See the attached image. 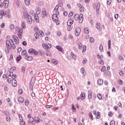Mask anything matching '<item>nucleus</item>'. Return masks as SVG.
<instances>
[{
  "label": "nucleus",
  "instance_id": "nucleus-1",
  "mask_svg": "<svg viewBox=\"0 0 125 125\" xmlns=\"http://www.w3.org/2000/svg\"><path fill=\"white\" fill-rule=\"evenodd\" d=\"M74 19L75 20H79L80 23H83V14H80L79 15L78 14H75L74 15Z\"/></svg>",
  "mask_w": 125,
  "mask_h": 125
},
{
  "label": "nucleus",
  "instance_id": "nucleus-2",
  "mask_svg": "<svg viewBox=\"0 0 125 125\" xmlns=\"http://www.w3.org/2000/svg\"><path fill=\"white\" fill-rule=\"evenodd\" d=\"M13 43H14V41L12 39H10V40H7L6 41V45L7 49H10V44H12Z\"/></svg>",
  "mask_w": 125,
  "mask_h": 125
},
{
  "label": "nucleus",
  "instance_id": "nucleus-3",
  "mask_svg": "<svg viewBox=\"0 0 125 125\" xmlns=\"http://www.w3.org/2000/svg\"><path fill=\"white\" fill-rule=\"evenodd\" d=\"M52 19L54 22H56V25H59V22L58 21V17L56 15H53Z\"/></svg>",
  "mask_w": 125,
  "mask_h": 125
},
{
  "label": "nucleus",
  "instance_id": "nucleus-4",
  "mask_svg": "<svg viewBox=\"0 0 125 125\" xmlns=\"http://www.w3.org/2000/svg\"><path fill=\"white\" fill-rule=\"evenodd\" d=\"M45 17H47V13L46 12V10L45 8L42 9V19H44Z\"/></svg>",
  "mask_w": 125,
  "mask_h": 125
},
{
  "label": "nucleus",
  "instance_id": "nucleus-5",
  "mask_svg": "<svg viewBox=\"0 0 125 125\" xmlns=\"http://www.w3.org/2000/svg\"><path fill=\"white\" fill-rule=\"evenodd\" d=\"M42 46L45 49H48V48H50L51 46H52V44L50 43L45 44L43 43L42 44Z\"/></svg>",
  "mask_w": 125,
  "mask_h": 125
},
{
  "label": "nucleus",
  "instance_id": "nucleus-6",
  "mask_svg": "<svg viewBox=\"0 0 125 125\" xmlns=\"http://www.w3.org/2000/svg\"><path fill=\"white\" fill-rule=\"evenodd\" d=\"M22 35H23V29H19V30L18 32V37L20 40L22 39Z\"/></svg>",
  "mask_w": 125,
  "mask_h": 125
},
{
  "label": "nucleus",
  "instance_id": "nucleus-7",
  "mask_svg": "<svg viewBox=\"0 0 125 125\" xmlns=\"http://www.w3.org/2000/svg\"><path fill=\"white\" fill-rule=\"evenodd\" d=\"M13 39L14 40L15 43H16V44H19V39H18V37H17L16 36V35H13Z\"/></svg>",
  "mask_w": 125,
  "mask_h": 125
},
{
  "label": "nucleus",
  "instance_id": "nucleus-8",
  "mask_svg": "<svg viewBox=\"0 0 125 125\" xmlns=\"http://www.w3.org/2000/svg\"><path fill=\"white\" fill-rule=\"evenodd\" d=\"M99 9H100V3H97L96 6V11L97 15H99Z\"/></svg>",
  "mask_w": 125,
  "mask_h": 125
},
{
  "label": "nucleus",
  "instance_id": "nucleus-9",
  "mask_svg": "<svg viewBox=\"0 0 125 125\" xmlns=\"http://www.w3.org/2000/svg\"><path fill=\"white\" fill-rule=\"evenodd\" d=\"M75 32V36H76V37H79V36H80V34L81 33V28L80 27L76 28Z\"/></svg>",
  "mask_w": 125,
  "mask_h": 125
},
{
  "label": "nucleus",
  "instance_id": "nucleus-10",
  "mask_svg": "<svg viewBox=\"0 0 125 125\" xmlns=\"http://www.w3.org/2000/svg\"><path fill=\"white\" fill-rule=\"evenodd\" d=\"M56 48L58 49L59 51H60V52H63L64 51V49L60 45L56 46Z\"/></svg>",
  "mask_w": 125,
  "mask_h": 125
},
{
  "label": "nucleus",
  "instance_id": "nucleus-11",
  "mask_svg": "<svg viewBox=\"0 0 125 125\" xmlns=\"http://www.w3.org/2000/svg\"><path fill=\"white\" fill-rule=\"evenodd\" d=\"M27 23L28 24H32V22H33V20L32 19V16H28V17L26 18Z\"/></svg>",
  "mask_w": 125,
  "mask_h": 125
},
{
  "label": "nucleus",
  "instance_id": "nucleus-12",
  "mask_svg": "<svg viewBox=\"0 0 125 125\" xmlns=\"http://www.w3.org/2000/svg\"><path fill=\"white\" fill-rule=\"evenodd\" d=\"M74 24V19H70L68 20L67 22V25H72Z\"/></svg>",
  "mask_w": 125,
  "mask_h": 125
},
{
  "label": "nucleus",
  "instance_id": "nucleus-13",
  "mask_svg": "<svg viewBox=\"0 0 125 125\" xmlns=\"http://www.w3.org/2000/svg\"><path fill=\"white\" fill-rule=\"evenodd\" d=\"M88 99H91L92 98V91H91V90H89L88 91Z\"/></svg>",
  "mask_w": 125,
  "mask_h": 125
},
{
  "label": "nucleus",
  "instance_id": "nucleus-14",
  "mask_svg": "<svg viewBox=\"0 0 125 125\" xmlns=\"http://www.w3.org/2000/svg\"><path fill=\"white\" fill-rule=\"evenodd\" d=\"M34 19L37 23H40V19L39 18V16L38 15H34Z\"/></svg>",
  "mask_w": 125,
  "mask_h": 125
},
{
  "label": "nucleus",
  "instance_id": "nucleus-15",
  "mask_svg": "<svg viewBox=\"0 0 125 125\" xmlns=\"http://www.w3.org/2000/svg\"><path fill=\"white\" fill-rule=\"evenodd\" d=\"M80 96L81 100H83L85 99V94L83 92L81 93Z\"/></svg>",
  "mask_w": 125,
  "mask_h": 125
},
{
  "label": "nucleus",
  "instance_id": "nucleus-16",
  "mask_svg": "<svg viewBox=\"0 0 125 125\" xmlns=\"http://www.w3.org/2000/svg\"><path fill=\"white\" fill-rule=\"evenodd\" d=\"M98 84L99 85H102L103 84V80L102 79H99L97 81Z\"/></svg>",
  "mask_w": 125,
  "mask_h": 125
},
{
  "label": "nucleus",
  "instance_id": "nucleus-17",
  "mask_svg": "<svg viewBox=\"0 0 125 125\" xmlns=\"http://www.w3.org/2000/svg\"><path fill=\"white\" fill-rule=\"evenodd\" d=\"M30 16V15H29L28 14V13H27V12H23V17L26 19L27 18H28V17H29V16Z\"/></svg>",
  "mask_w": 125,
  "mask_h": 125
},
{
  "label": "nucleus",
  "instance_id": "nucleus-18",
  "mask_svg": "<svg viewBox=\"0 0 125 125\" xmlns=\"http://www.w3.org/2000/svg\"><path fill=\"white\" fill-rule=\"evenodd\" d=\"M12 84L14 87H15L17 85V81L16 80H13L12 82Z\"/></svg>",
  "mask_w": 125,
  "mask_h": 125
},
{
  "label": "nucleus",
  "instance_id": "nucleus-19",
  "mask_svg": "<svg viewBox=\"0 0 125 125\" xmlns=\"http://www.w3.org/2000/svg\"><path fill=\"white\" fill-rule=\"evenodd\" d=\"M100 26H101V24H100V22H97L95 25V27L97 30H99L100 29Z\"/></svg>",
  "mask_w": 125,
  "mask_h": 125
},
{
  "label": "nucleus",
  "instance_id": "nucleus-20",
  "mask_svg": "<svg viewBox=\"0 0 125 125\" xmlns=\"http://www.w3.org/2000/svg\"><path fill=\"white\" fill-rule=\"evenodd\" d=\"M84 33L86 35H87V34H89V30L88 29V28H84Z\"/></svg>",
  "mask_w": 125,
  "mask_h": 125
},
{
  "label": "nucleus",
  "instance_id": "nucleus-21",
  "mask_svg": "<svg viewBox=\"0 0 125 125\" xmlns=\"http://www.w3.org/2000/svg\"><path fill=\"white\" fill-rule=\"evenodd\" d=\"M29 121L30 123H32V125H35V123L36 121L35 120V119H34V118L33 117L30 118L29 119Z\"/></svg>",
  "mask_w": 125,
  "mask_h": 125
},
{
  "label": "nucleus",
  "instance_id": "nucleus-22",
  "mask_svg": "<svg viewBox=\"0 0 125 125\" xmlns=\"http://www.w3.org/2000/svg\"><path fill=\"white\" fill-rule=\"evenodd\" d=\"M10 49H11V48H12L13 49H15L16 48V45L14 43L13 44H10Z\"/></svg>",
  "mask_w": 125,
  "mask_h": 125
},
{
  "label": "nucleus",
  "instance_id": "nucleus-23",
  "mask_svg": "<svg viewBox=\"0 0 125 125\" xmlns=\"http://www.w3.org/2000/svg\"><path fill=\"white\" fill-rule=\"evenodd\" d=\"M33 87H34V84H33V83L30 82V85H29V89L30 90H31V91H33Z\"/></svg>",
  "mask_w": 125,
  "mask_h": 125
},
{
  "label": "nucleus",
  "instance_id": "nucleus-24",
  "mask_svg": "<svg viewBox=\"0 0 125 125\" xmlns=\"http://www.w3.org/2000/svg\"><path fill=\"white\" fill-rule=\"evenodd\" d=\"M21 59H22V57L20 55L16 58L17 62H19Z\"/></svg>",
  "mask_w": 125,
  "mask_h": 125
},
{
  "label": "nucleus",
  "instance_id": "nucleus-25",
  "mask_svg": "<svg viewBox=\"0 0 125 125\" xmlns=\"http://www.w3.org/2000/svg\"><path fill=\"white\" fill-rule=\"evenodd\" d=\"M26 71V67L25 66H22L21 67V73H22V74L24 75V74H25V72Z\"/></svg>",
  "mask_w": 125,
  "mask_h": 125
},
{
  "label": "nucleus",
  "instance_id": "nucleus-26",
  "mask_svg": "<svg viewBox=\"0 0 125 125\" xmlns=\"http://www.w3.org/2000/svg\"><path fill=\"white\" fill-rule=\"evenodd\" d=\"M70 54L74 60H76V59H77V57L75 54H74V53L71 52Z\"/></svg>",
  "mask_w": 125,
  "mask_h": 125
},
{
  "label": "nucleus",
  "instance_id": "nucleus-27",
  "mask_svg": "<svg viewBox=\"0 0 125 125\" xmlns=\"http://www.w3.org/2000/svg\"><path fill=\"white\" fill-rule=\"evenodd\" d=\"M36 13L38 15L41 13V9L40 8V7H37Z\"/></svg>",
  "mask_w": 125,
  "mask_h": 125
},
{
  "label": "nucleus",
  "instance_id": "nucleus-28",
  "mask_svg": "<svg viewBox=\"0 0 125 125\" xmlns=\"http://www.w3.org/2000/svg\"><path fill=\"white\" fill-rule=\"evenodd\" d=\"M99 49L101 52H103V45L101 43L99 45Z\"/></svg>",
  "mask_w": 125,
  "mask_h": 125
},
{
  "label": "nucleus",
  "instance_id": "nucleus-29",
  "mask_svg": "<svg viewBox=\"0 0 125 125\" xmlns=\"http://www.w3.org/2000/svg\"><path fill=\"white\" fill-rule=\"evenodd\" d=\"M59 6L60 7H62L63 6V3L62 2V0H60L58 2Z\"/></svg>",
  "mask_w": 125,
  "mask_h": 125
},
{
  "label": "nucleus",
  "instance_id": "nucleus-30",
  "mask_svg": "<svg viewBox=\"0 0 125 125\" xmlns=\"http://www.w3.org/2000/svg\"><path fill=\"white\" fill-rule=\"evenodd\" d=\"M19 101L21 103H23V102H24V99H23L22 97H20L19 98Z\"/></svg>",
  "mask_w": 125,
  "mask_h": 125
},
{
  "label": "nucleus",
  "instance_id": "nucleus-31",
  "mask_svg": "<svg viewBox=\"0 0 125 125\" xmlns=\"http://www.w3.org/2000/svg\"><path fill=\"white\" fill-rule=\"evenodd\" d=\"M26 59L28 61H32V60H33V57L30 56H27V57L26 58Z\"/></svg>",
  "mask_w": 125,
  "mask_h": 125
},
{
  "label": "nucleus",
  "instance_id": "nucleus-32",
  "mask_svg": "<svg viewBox=\"0 0 125 125\" xmlns=\"http://www.w3.org/2000/svg\"><path fill=\"white\" fill-rule=\"evenodd\" d=\"M34 52V49L33 48H30L28 50V53H29V54H33Z\"/></svg>",
  "mask_w": 125,
  "mask_h": 125
},
{
  "label": "nucleus",
  "instance_id": "nucleus-33",
  "mask_svg": "<svg viewBox=\"0 0 125 125\" xmlns=\"http://www.w3.org/2000/svg\"><path fill=\"white\" fill-rule=\"evenodd\" d=\"M3 114L5 116H6V117H7V116H9V112H8V111L5 110Z\"/></svg>",
  "mask_w": 125,
  "mask_h": 125
},
{
  "label": "nucleus",
  "instance_id": "nucleus-34",
  "mask_svg": "<svg viewBox=\"0 0 125 125\" xmlns=\"http://www.w3.org/2000/svg\"><path fill=\"white\" fill-rule=\"evenodd\" d=\"M97 96L99 100H101L102 99V96L101 95V94H97Z\"/></svg>",
  "mask_w": 125,
  "mask_h": 125
},
{
  "label": "nucleus",
  "instance_id": "nucleus-35",
  "mask_svg": "<svg viewBox=\"0 0 125 125\" xmlns=\"http://www.w3.org/2000/svg\"><path fill=\"white\" fill-rule=\"evenodd\" d=\"M21 27L22 28V29H25V28H26V23H25V22H22Z\"/></svg>",
  "mask_w": 125,
  "mask_h": 125
},
{
  "label": "nucleus",
  "instance_id": "nucleus-36",
  "mask_svg": "<svg viewBox=\"0 0 125 125\" xmlns=\"http://www.w3.org/2000/svg\"><path fill=\"white\" fill-rule=\"evenodd\" d=\"M96 118L97 119H100V112L99 111H98L97 112V115H96Z\"/></svg>",
  "mask_w": 125,
  "mask_h": 125
},
{
  "label": "nucleus",
  "instance_id": "nucleus-37",
  "mask_svg": "<svg viewBox=\"0 0 125 125\" xmlns=\"http://www.w3.org/2000/svg\"><path fill=\"white\" fill-rule=\"evenodd\" d=\"M81 72L82 74H83V76H85V74H84V68H83V67L81 68Z\"/></svg>",
  "mask_w": 125,
  "mask_h": 125
},
{
  "label": "nucleus",
  "instance_id": "nucleus-38",
  "mask_svg": "<svg viewBox=\"0 0 125 125\" xmlns=\"http://www.w3.org/2000/svg\"><path fill=\"white\" fill-rule=\"evenodd\" d=\"M26 53H27V51H26V50H23L21 52V54L22 55H27V56H28V54H26Z\"/></svg>",
  "mask_w": 125,
  "mask_h": 125
},
{
  "label": "nucleus",
  "instance_id": "nucleus-39",
  "mask_svg": "<svg viewBox=\"0 0 125 125\" xmlns=\"http://www.w3.org/2000/svg\"><path fill=\"white\" fill-rule=\"evenodd\" d=\"M78 46H79V47H78L79 49H83V44H82V43H79Z\"/></svg>",
  "mask_w": 125,
  "mask_h": 125
},
{
  "label": "nucleus",
  "instance_id": "nucleus-40",
  "mask_svg": "<svg viewBox=\"0 0 125 125\" xmlns=\"http://www.w3.org/2000/svg\"><path fill=\"white\" fill-rule=\"evenodd\" d=\"M67 30L68 31H71V30H72V25H69V24H67Z\"/></svg>",
  "mask_w": 125,
  "mask_h": 125
},
{
  "label": "nucleus",
  "instance_id": "nucleus-41",
  "mask_svg": "<svg viewBox=\"0 0 125 125\" xmlns=\"http://www.w3.org/2000/svg\"><path fill=\"white\" fill-rule=\"evenodd\" d=\"M84 11V7L83 6H82L80 8V12H83Z\"/></svg>",
  "mask_w": 125,
  "mask_h": 125
},
{
  "label": "nucleus",
  "instance_id": "nucleus-42",
  "mask_svg": "<svg viewBox=\"0 0 125 125\" xmlns=\"http://www.w3.org/2000/svg\"><path fill=\"white\" fill-rule=\"evenodd\" d=\"M24 2H25V3L26 4V5H29L30 3V0H25Z\"/></svg>",
  "mask_w": 125,
  "mask_h": 125
},
{
  "label": "nucleus",
  "instance_id": "nucleus-43",
  "mask_svg": "<svg viewBox=\"0 0 125 125\" xmlns=\"http://www.w3.org/2000/svg\"><path fill=\"white\" fill-rule=\"evenodd\" d=\"M6 121L7 122H10V121H11V118H10L9 116H6Z\"/></svg>",
  "mask_w": 125,
  "mask_h": 125
},
{
  "label": "nucleus",
  "instance_id": "nucleus-44",
  "mask_svg": "<svg viewBox=\"0 0 125 125\" xmlns=\"http://www.w3.org/2000/svg\"><path fill=\"white\" fill-rule=\"evenodd\" d=\"M99 62L100 63V64H101V65H104V61H103V60L102 59H100L99 61Z\"/></svg>",
  "mask_w": 125,
  "mask_h": 125
},
{
  "label": "nucleus",
  "instance_id": "nucleus-45",
  "mask_svg": "<svg viewBox=\"0 0 125 125\" xmlns=\"http://www.w3.org/2000/svg\"><path fill=\"white\" fill-rule=\"evenodd\" d=\"M19 117L20 119V122H22L23 121V117L21 114H19Z\"/></svg>",
  "mask_w": 125,
  "mask_h": 125
},
{
  "label": "nucleus",
  "instance_id": "nucleus-46",
  "mask_svg": "<svg viewBox=\"0 0 125 125\" xmlns=\"http://www.w3.org/2000/svg\"><path fill=\"white\" fill-rule=\"evenodd\" d=\"M13 81H14V80H16V79H15L16 78H17V75H13L12 77H11Z\"/></svg>",
  "mask_w": 125,
  "mask_h": 125
},
{
  "label": "nucleus",
  "instance_id": "nucleus-47",
  "mask_svg": "<svg viewBox=\"0 0 125 125\" xmlns=\"http://www.w3.org/2000/svg\"><path fill=\"white\" fill-rule=\"evenodd\" d=\"M108 49H110L111 48V40L108 41Z\"/></svg>",
  "mask_w": 125,
  "mask_h": 125
},
{
  "label": "nucleus",
  "instance_id": "nucleus-48",
  "mask_svg": "<svg viewBox=\"0 0 125 125\" xmlns=\"http://www.w3.org/2000/svg\"><path fill=\"white\" fill-rule=\"evenodd\" d=\"M89 117H90L92 121H93V116L92 115V113L91 112H89Z\"/></svg>",
  "mask_w": 125,
  "mask_h": 125
},
{
  "label": "nucleus",
  "instance_id": "nucleus-49",
  "mask_svg": "<svg viewBox=\"0 0 125 125\" xmlns=\"http://www.w3.org/2000/svg\"><path fill=\"white\" fill-rule=\"evenodd\" d=\"M72 109L73 112H76V111H77V109L75 108V105L74 104H72Z\"/></svg>",
  "mask_w": 125,
  "mask_h": 125
},
{
  "label": "nucleus",
  "instance_id": "nucleus-50",
  "mask_svg": "<svg viewBox=\"0 0 125 125\" xmlns=\"http://www.w3.org/2000/svg\"><path fill=\"white\" fill-rule=\"evenodd\" d=\"M1 14L3 16H4V15H6V11H2L1 12Z\"/></svg>",
  "mask_w": 125,
  "mask_h": 125
},
{
  "label": "nucleus",
  "instance_id": "nucleus-51",
  "mask_svg": "<svg viewBox=\"0 0 125 125\" xmlns=\"http://www.w3.org/2000/svg\"><path fill=\"white\" fill-rule=\"evenodd\" d=\"M33 54H35V55H38L39 54V52L35 49L33 50Z\"/></svg>",
  "mask_w": 125,
  "mask_h": 125
},
{
  "label": "nucleus",
  "instance_id": "nucleus-52",
  "mask_svg": "<svg viewBox=\"0 0 125 125\" xmlns=\"http://www.w3.org/2000/svg\"><path fill=\"white\" fill-rule=\"evenodd\" d=\"M118 83L119 84H120V85H122L123 84V81L122 80H119L118 81Z\"/></svg>",
  "mask_w": 125,
  "mask_h": 125
},
{
  "label": "nucleus",
  "instance_id": "nucleus-53",
  "mask_svg": "<svg viewBox=\"0 0 125 125\" xmlns=\"http://www.w3.org/2000/svg\"><path fill=\"white\" fill-rule=\"evenodd\" d=\"M90 42L91 43L94 42V38H93L92 37L90 38Z\"/></svg>",
  "mask_w": 125,
  "mask_h": 125
},
{
  "label": "nucleus",
  "instance_id": "nucleus-54",
  "mask_svg": "<svg viewBox=\"0 0 125 125\" xmlns=\"http://www.w3.org/2000/svg\"><path fill=\"white\" fill-rule=\"evenodd\" d=\"M106 3L107 4H108L109 5V4H111V3H112V0H107Z\"/></svg>",
  "mask_w": 125,
  "mask_h": 125
},
{
  "label": "nucleus",
  "instance_id": "nucleus-55",
  "mask_svg": "<svg viewBox=\"0 0 125 125\" xmlns=\"http://www.w3.org/2000/svg\"><path fill=\"white\" fill-rule=\"evenodd\" d=\"M35 122L39 124V123L41 122V119L37 117V120H35Z\"/></svg>",
  "mask_w": 125,
  "mask_h": 125
},
{
  "label": "nucleus",
  "instance_id": "nucleus-56",
  "mask_svg": "<svg viewBox=\"0 0 125 125\" xmlns=\"http://www.w3.org/2000/svg\"><path fill=\"white\" fill-rule=\"evenodd\" d=\"M52 63H53L55 65H56L57 64V62H58L57 61H55V60H52Z\"/></svg>",
  "mask_w": 125,
  "mask_h": 125
},
{
  "label": "nucleus",
  "instance_id": "nucleus-57",
  "mask_svg": "<svg viewBox=\"0 0 125 125\" xmlns=\"http://www.w3.org/2000/svg\"><path fill=\"white\" fill-rule=\"evenodd\" d=\"M110 125H115V121L111 120L110 122Z\"/></svg>",
  "mask_w": 125,
  "mask_h": 125
},
{
  "label": "nucleus",
  "instance_id": "nucleus-58",
  "mask_svg": "<svg viewBox=\"0 0 125 125\" xmlns=\"http://www.w3.org/2000/svg\"><path fill=\"white\" fill-rule=\"evenodd\" d=\"M106 70V66H104L101 69V71L102 72H104V71H105Z\"/></svg>",
  "mask_w": 125,
  "mask_h": 125
},
{
  "label": "nucleus",
  "instance_id": "nucleus-59",
  "mask_svg": "<svg viewBox=\"0 0 125 125\" xmlns=\"http://www.w3.org/2000/svg\"><path fill=\"white\" fill-rule=\"evenodd\" d=\"M10 29H11V30H13V29H14V24H11L10 25Z\"/></svg>",
  "mask_w": 125,
  "mask_h": 125
},
{
  "label": "nucleus",
  "instance_id": "nucleus-60",
  "mask_svg": "<svg viewBox=\"0 0 125 125\" xmlns=\"http://www.w3.org/2000/svg\"><path fill=\"white\" fill-rule=\"evenodd\" d=\"M7 79H7V82H8L9 83H11V82H12V80L11 79V78H8V77Z\"/></svg>",
  "mask_w": 125,
  "mask_h": 125
},
{
  "label": "nucleus",
  "instance_id": "nucleus-61",
  "mask_svg": "<svg viewBox=\"0 0 125 125\" xmlns=\"http://www.w3.org/2000/svg\"><path fill=\"white\" fill-rule=\"evenodd\" d=\"M119 60H121V61H122L123 60H124V57H123V56L121 55H119Z\"/></svg>",
  "mask_w": 125,
  "mask_h": 125
},
{
  "label": "nucleus",
  "instance_id": "nucleus-62",
  "mask_svg": "<svg viewBox=\"0 0 125 125\" xmlns=\"http://www.w3.org/2000/svg\"><path fill=\"white\" fill-rule=\"evenodd\" d=\"M25 106H28V105H29V101L26 100L25 101Z\"/></svg>",
  "mask_w": 125,
  "mask_h": 125
},
{
  "label": "nucleus",
  "instance_id": "nucleus-63",
  "mask_svg": "<svg viewBox=\"0 0 125 125\" xmlns=\"http://www.w3.org/2000/svg\"><path fill=\"white\" fill-rule=\"evenodd\" d=\"M58 8H59V5H57L54 9V10H58Z\"/></svg>",
  "mask_w": 125,
  "mask_h": 125
},
{
  "label": "nucleus",
  "instance_id": "nucleus-64",
  "mask_svg": "<svg viewBox=\"0 0 125 125\" xmlns=\"http://www.w3.org/2000/svg\"><path fill=\"white\" fill-rule=\"evenodd\" d=\"M35 39H38V38H39V34L38 33H36L35 34Z\"/></svg>",
  "mask_w": 125,
  "mask_h": 125
}]
</instances>
